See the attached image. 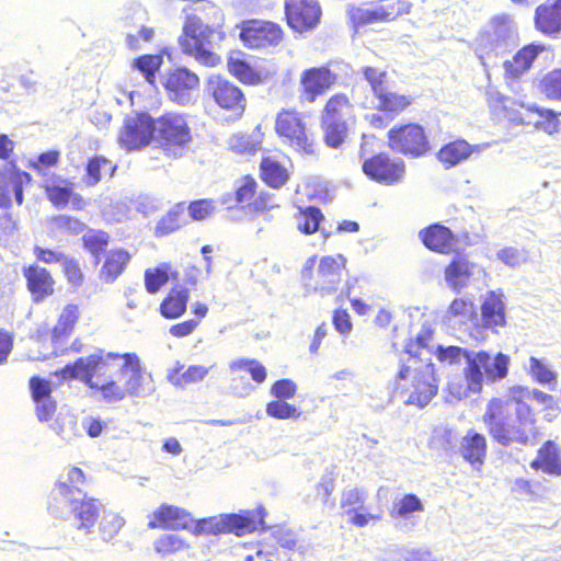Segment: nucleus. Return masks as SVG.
Segmentation results:
<instances>
[{
    "label": "nucleus",
    "mask_w": 561,
    "mask_h": 561,
    "mask_svg": "<svg viewBox=\"0 0 561 561\" xmlns=\"http://www.w3.org/2000/svg\"><path fill=\"white\" fill-rule=\"evenodd\" d=\"M528 374L534 380L541 385H551L557 382V374L552 371L546 363L534 356L529 358Z\"/></svg>",
    "instance_id": "603ef678"
},
{
    "label": "nucleus",
    "mask_w": 561,
    "mask_h": 561,
    "mask_svg": "<svg viewBox=\"0 0 561 561\" xmlns=\"http://www.w3.org/2000/svg\"><path fill=\"white\" fill-rule=\"evenodd\" d=\"M118 140L128 151L148 146L154 140V119L148 113L127 115Z\"/></svg>",
    "instance_id": "ddd939ff"
},
{
    "label": "nucleus",
    "mask_w": 561,
    "mask_h": 561,
    "mask_svg": "<svg viewBox=\"0 0 561 561\" xmlns=\"http://www.w3.org/2000/svg\"><path fill=\"white\" fill-rule=\"evenodd\" d=\"M538 118L534 122H525L523 118L519 119V124H533L538 130H542L549 135H552L559 130V119L551 110H536Z\"/></svg>",
    "instance_id": "864d4df0"
},
{
    "label": "nucleus",
    "mask_w": 561,
    "mask_h": 561,
    "mask_svg": "<svg viewBox=\"0 0 561 561\" xmlns=\"http://www.w3.org/2000/svg\"><path fill=\"white\" fill-rule=\"evenodd\" d=\"M540 90L548 99L561 101V69L548 72L540 81Z\"/></svg>",
    "instance_id": "6e6d98bb"
},
{
    "label": "nucleus",
    "mask_w": 561,
    "mask_h": 561,
    "mask_svg": "<svg viewBox=\"0 0 561 561\" xmlns=\"http://www.w3.org/2000/svg\"><path fill=\"white\" fill-rule=\"evenodd\" d=\"M518 36L513 19L507 14L496 15L478 37V49L485 55H503L517 45Z\"/></svg>",
    "instance_id": "1a4fd4ad"
},
{
    "label": "nucleus",
    "mask_w": 561,
    "mask_h": 561,
    "mask_svg": "<svg viewBox=\"0 0 561 561\" xmlns=\"http://www.w3.org/2000/svg\"><path fill=\"white\" fill-rule=\"evenodd\" d=\"M24 277L27 282V288L32 293L34 300L39 301L54 291V280L49 272L37 265H31L24 268Z\"/></svg>",
    "instance_id": "c85d7f7f"
},
{
    "label": "nucleus",
    "mask_w": 561,
    "mask_h": 561,
    "mask_svg": "<svg viewBox=\"0 0 561 561\" xmlns=\"http://www.w3.org/2000/svg\"><path fill=\"white\" fill-rule=\"evenodd\" d=\"M187 548L186 542L176 534L160 536L154 541V549L160 554H171Z\"/></svg>",
    "instance_id": "4d7b16f0"
},
{
    "label": "nucleus",
    "mask_w": 561,
    "mask_h": 561,
    "mask_svg": "<svg viewBox=\"0 0 561 561\" xmlns=\"http://www.w3.org/2000/svg\"><path fill=\"white\" fill-rule=\"evenodd\" d=\"M263 520L260 519L259 524ZM257 529V522L250 515L224 514L201 519L196 523L194 534H221L233 533L237 536L254 531Z\"/></svg>",
    "instance_id": "f8f14e48"
},
{
    "label": "nucleus",
    "mask_w": 561,
    "mask_h": 561,
    "mask_svg": "<svg viewBox=\"0 0 561 561\" xmlns=\"http://www.w3.org/2000/svg\"><path fill=\"white\" fill-rule=\"evenodd\" d=\"M530 468L541 470L543 473L561 476V449L552 440H547L538 450L536 458L530 462Z\"/></svg>",
    "instance_id": "bb28decb"
},
{
    "label": "nucleus",
    "mask_w": 561,
    "mask_h": 561,
    "mask_svg": "<svg viewBox=\"0 0 561 561\" xmlns=\"http://www.w3.org/2000/svg\"><path fill=\"white\" fill-rule=\"evenodd\" d=\"M124 354L105 353L99 350L96 353L78 358L73 364L66 365L59 373L62 379H79L89 388L99 386V381L107 379V375L114 368L121 370Z\"/></svg>",
    "instance_id": "20e7f679"
},
{
    "label": "nucleus",
    "mask_w": 561,
    "mask_h": 561,
    "mask_svg": "<svg viewBox=\"0 0 561 561\" xmlns=\"http://www.w3.org/2000/svg\"><path fill=\"white\" fill-rule=\"evenodd\" d=\"M168 273L163 267L147 270L145 272V286L148 293H157L168 282Z\"/></svg>",
    "instance_id": "338daca9"
},
{
    "label": "nucleus",
    "mask_w": 561,
    "mask_h": 561,
    "mask_svg": "<svg viewBox=\"0 0 561 561\" xmlns=\"http://www.w3.org/2000/svg\"><path fill=\"white\" fill-rule=\"evenodd\" d=\"M191 140L190 127L182 115L168 113L154 119V141L168 156H183Z\"/></svg>",
    "instance_id": "0eeeda50"
},
{
    "label": "nucleus",
    "mask_w": 561,
    "mask_h": 561,
    "mask_svg": "<svg viewBox=\"0 0 561 561\" xmlns=\"http://www.w3.org/2000/svg\"><path fill=\"white\" fill-rule=\"evenodd\" d=\"M285 12L288 25L299 33L313 28L321 16L317 0H286Z\"/></svg>",
    "instance_id": "f3484780"
},
{
    "label": "nucleus",
    "mask_w": 561,
    "mask_h": 561,
    "mask_svg": "<svg viewBox=\"0 0 561 561\" xmlns=\"http://www.w3.org/2000/svg\"><path fill=\"white\" fill-rule=\"evenodd\" d=\"M273 536H274V539L276 540V542L282 548H285L288 550H298L301 554H305L307 551L308 547L305 545H298L296 535L290 529H284V528L276 529L273 533Z\"/></svg>",
    "instance_id": "e2e57ef3"
},
{
    "label": "nucleus",
    "mask_w": 561,
    "mask_h": 561,
    "mask_svg": "<svg viewBox=\"0 0 561 561\" xmlns=\"http://www.w3.org/2000/svg\"><path fill=\"white\" fill-rule=\"evenodd\" d=\"M222 38L220 30L205 25L196 15H188L179 43L183 53L194 56L204 66L214 67L220 62V57L211 49Z\"/></svg>",
    "instance_id": "7ed1b4c3"
},
{
    "label": "nucleus",
    "mask_w": 561,
    "mask_h": 561,
    "mask_svg": "<svg viewBox=\"0 0 561 561\" xmlns=\"http://www.w3.org/2000/svg\"><path fill=\"white\" fill-rule=\"evenodd\" d=\"M444 321L449 325H467L478 321L474 302L468 297L455 298L444 314Z\"/></svg>",
    "instance_id": "cd10ccee"
},
{
    "label": "nucleus",
    "mask_w": 561,
    "mask_h": 561,
    "mask_svg": "<svg viewBox=\"0 0 561 561\" xmlns=\"http://www.w3.org/2000/svg\"><path fill=\"white\" fill-rule=\"evenodd\" d=\"M85 248L94 255L104 250L108 243V234L103 231H89L83 237Z\"/></svg>",
    "instance_id": "774afa93"
},
{
    "label": "nucleus",
    "mask_w": 561,
    "mask_h": 561,
    "mask_svg": "<svg viewBox=\"0 0 561 561\" xmlns=\"http://www.w3.org/2000/svg\"><path fill=\"white\" fill-rule=\"evenodd\" d=\"M44 188L48 199L56 207H65L72 196L70 183L62 179L47 180Z\"/></svg>",
    "instance_id": "a19ab883"
},
{
    "label": "nucleus",
    "mask_w": 561,
    "mask_h": 561,
    "mask_svg": "<svg viewBox=\"0 0 561 561\" xmlns=\"http://www.w3.org/2000/svg\"><path fill=\"white\" fill-rule=\"evenodd\" d=\"M129 260L130 254L123 249L110 251L101 270V278L105 283H113L124 272Z\"/></svg>",
    "instance_id": "c9c22d12"
},
{
    "label": "nucleus",
    "mask_w": 561,
    "mask_h": 561,
    "mask_svg": "<svg viewBox=\"0 0 561 561\" xmlns=\"http://www.w3.org/2000/svg\"><path fill=\"white\" fill-rule=\"evenodd\" d=\"M124 389L130 397L145 398L154 391L151 374L142 367L140 358L135 353H125L124 362L121 365Z\"/></svg>",
    "instance_id": "4468645a"
},
{
    "label": "nucleus",
    "mask_w": 561,
    "mask_h": 561,
    "mask_svg": "<svg viewBox=\"0 0 561 561\" xmlns=\"http://www.w3.org/2000/svg\"><path fill=\"white\" fill-rule=\"evenodd\" d=\"M484 422L491 436L501 445L531 444L536 438L535 415L529 405L493 399L488 405Z\"/></svg>",
    "instance_id": "f03ea898"
},
{
    "label": "nucleus",
    "mask_w": 561,
    "mask_h": 561,
    "mask_svg": "<svg viewBox=\"0 0 561 561\" xmlns=\"http://www.w3.org/2000/svg\"><path fill=\"white\" fill-rule=\"evenodd\" d=\"M352 106L344 94L332 96L322 113L321 121L345 122L351 116Z\"/></svg>",
    "instance_id": "ea45409f"
},
{
    "label": "nucleus",
    "mask_w": 561,
    "mask_h": 561,
    "mask_svg": "<svg viewBox=\"0 0 561 561\" xmlns=\"http://www.w3.org/2000/svg\"><path fill=\"white\" fill-rule=\"evenodd\" d=\"M184 208L178 205L176 208L170 210L157 225L156 231L158 234H169L176 230L180 225V217L183 215Z\"/></svg>",
    "instance_id": "680f3d73"
},
{
    "label": "nucleus",
    "mask_w": 561,
    "mask_h": 561,
    "mask_svg": "<svg viewBox=\"0 0 561 561\" xmlns=\"http://www.w3.org/2000/svg\"><path fill=\"white\" fill-rule=\"evenodd\" d=\"M172 101L185 105L191 102V94L199 85V78L187 68H176L170 71L163 82Z\"/></svg>",
    "instance_id": "6ab92c4d"
},
{
    "label": "nucleus",
    "mask_w": 561,
    "mask_h": 561,
    "mask_svg": "<svg viewBox=\"0 0 561 561\" xmlns=\"http://www.w3.org/2000/svg\"><path fill=\"white\" fill-rule=\"evenodd\" d=\"M228 69L236 78L244 83H254L256 75L253 69L244 61L230 58Z\"/></svg>",
    "instance_id": "0e129e2a"
},
{
    "label": "nucleus",
    "mask_w": 561,
    "mask_h": 561,
    "mask_svg": "<svg viewBox=\"0 0 561 561\" xmlns=\"http://www.w3.org/2000/svg\"><path fill=\"white\" fill-rule=\"evenodd\" d=\"M183 368L184 366L178 362L175 367L168 371L167 378L175 387L183 388L187 385L203 381L213 366L191 365L182 371Z\"/></svg>",
    "instance_id": "7c9ffc66"
},
{
    "label": "nucleus",
    "mask_w": 561,
    "mask_h": 561,
    "mask_svg": "<svg viewBox=\"0 0 561 561\" xmlns=\"http://www.w3.org/2000/svg\"><path fill=\"white\" fill-rule=\"evenodd\" d=\"M471 153L472 147L467 141L456 140L442 147L437 158L446 169H449L467 160Z\"/></svg>",
    "instance_id": "f704fd0d"
},
{
    "label": "nucleus",
    "mask_w": 561,
    "mask_h": 561,
    "mask_svg": "<svg viewBox=\"0 0 561 561\" xmlns=\"http://www.w3.org/2000/svg\"><path fill=\"white\" fill-rule=\"evenodd\" d=\"M101 392L102 398L108 403H115L122 401L126 397L124 387H121L113 380L103 379L99 381V386L94 387Z\"/></svg>",
    "instance_id": "052dcab7"
},
{
    "label": "nucleus",
    "mask_w": 561,
    "mask_h": 561,
    "mask_svg": "<svg viewBox=\"0 0 561 561\" xmlns=\"http://www.w3.org/2000/svg\"><path fill=\"white\" fill-rule=\"evenodd\" d=\"M363 171L376 182L393 184L403 179L405 165L401 159H390L387 154L379 153L364 161Z\"/></svg>",
    "instance_id": "dca6fc26"
},
{
    "label": "nucleus",
    "mask_w": 561,
    "mask_h": 561,
    "mask_svg": "<svg viewBox=\"0 0 561 561\" xmlns=\"http://www.w3.org/2000/svg\"><path fill=\"white\" fill-rule=\"evenodd\" d=\"M433 329L428 323H423L420 332L416 334L415 340H411L405 345V353L410 355V359L413 360L414 364H421L423 362L430 360V355L432 352L430 351L428 342L432 340Z\"/></svg>",
    "instance_id": "473e14b6"
},
{
    "label": "nucleus",
    "mask_w": 561,
    "mask_h": 561,
    "mask_svg": "<svg viewBox=\"0 0 561 561\" xmlns=\"http://www.w3.org/2000/svg\"><path fill=\"white\" fill-rule=\"evenodd\" d=\"M77 319L78 308L73 305L65 307L57 324L53 329L51 341L54 344L60 343L71 332Z\"/></svg>",
    "instance_id": "c03bdc74"
},
{
    "label": "nucleus",
    "mask_w": 561,
    "mask_h": 561,
    "mask_svg": "<svg viewBox=\"0 0 561 561\" xmlns=\"http://www.w3.org/2000/svg\"><path fill=\"white\" fill-rule=\"evenodd\" d=\"M545 49L543 45L530 44L522 48L513 58L506 60L504 68L506 75L513 78H518L526 70H528L540 51Z\"/></svg>",
    "instance_id": "2f4dec72"
},
{
    "label": "nucleus",
    "mask_w": 561,
    "mask_h": 561,
    "mask_svg": "<svg viewBox=\"0 0 561 561\" xmlns=\"http://www.w3.org/2000/svg\"><path fill=\"white\" fill-rule=\"evenodd\" d=\"M535 26L542 34L557 37L561 34V0H547L535 12Z\"/></svg>",
    "instance_id": "b1692460"
},
{
    "label": "nucleus",
    "mask_w": 561,
    "mask_h": 561,
    "mask_svg": "<svg viewBox=\"0 0 561 561\" xmlns=\"http://www.w3.org/2000/svg\"><path fill=\"white\" fill-rule=\"evenodd\" d=\"M192 523L193 518L185 510L174 505L162 504L153 512L152 519L148 523V527L150 529H187Z\"/></svg>",
    "instance_id": "5701e85b"
},
{
    "label": "nucleus",
    "mask_w": 561,
    "mask_h": 561,
    "mask_svg": "<svg viewBox=\"0 0 561 561\" xmlns=\"http://www.w3.org/2000/svg\"><path fill=\"white\" fill-rule=\"evenodd\" d=\"M459 443V434L447 425H438L434 427L428 439V447L439 453L455 451Z\"/></svg>",
    "instance_id": "72a5a7b5"
},
{
    "label": "nucleus",
    "mask_w": 561,
    "mask_h": 561,
    "mask_svg": "<svg viewBox=\"0 0 561 561\" xmlns=\"http://www.w3.org/2000/svg\"><path fill=\"white\" fill-rule=\"evenodd\" d=\"M424 245L432 251L450 253L457 250L460 242L467 243L468 233L455 234L447 227L435 224L420 231Z\"/></svg>",
    "instance_id": "412c9836"
},
{
    "label": "nucleus",
    "mask_w": 561,
    "mask_h": 561,
    "mask_svg": "<svg viewBox=\"0 0 561 561\" xmlns=\"http://www.w3.org/2000/svg\"><path fill=\"white\" fill-rule=\"evenodd\" d=\"M240 37L249 48H267L278 45L282 30L272 22L252 21L242 28Z\"/></svg>",
    "instance_id": "a211bd4d"
},
{
    "label": "nucleus",
    "mask_w": 561,
    "mask_h": 561,
    "mask_svg": "<svg viewBox=\"0 0 561 561\" xmlns=\"http://www.w3.org/2000/svg\"><path fill=\"white\" fill-rule=\"evenodd\" d=\"M473 352L474 351H469L459 346H438L436 350L437 358L440 362L448 364H459L465 360L466 366L468 363H470L471 354H473Z\"/></svg>",
    "instance_id": "5fc2aeb1"
},
{
    "label": "nucleus",
    "mask_w": 561,
    "mask_h": 561,
    "mask_svg": "<svg viewBox=\"0 0 561 561\" xmlns=\"http://www.w3.org/2000/svg\"><path fill=\"white\" fill-rule=\"evenodd\" d=\"M278 136L297 151L314 152L313 138L307 133L301 115L295 111H282L276 118Z\"/></svg>",
    "instance_id": "9d476101"
},
{
    "label": "nucleus",
    "mask_w": 561,
    "mask_h": 561,
    "mask_svg": "<svg viewBox=\"0 0 561 561\" xmlns=\"http://www.w3.org/2000/svg\"><path fill=\"white\" fill-rule=\"evenodd\" d=\"M314 265V256L309 257L304 265L301 276L306 289L321 295L335 291L342 279V272L345 266L344 256H323L316 273L312 271Z\"/></svg>",
    "instance_id": "39448f33"
},
{
    "label": "nucleus",
    "mask_w": 561,
    "mask_h": 561,
    "mask_svg": "<svg viewBox=\"0 0 561 561\" xmlns=\"http://www.w3.org/2000/svg\"><path fill=\"white\" fill-rule=\"evenodd\" d=\"M511 358L504 353L491 355L485 351H478L471 354L470 363L465 367L463 373L476 392L482 390L483 381L495 382L504 379L508 374Z\"/></svg>",
    "instance_id": "423d86ee"
},
{
    "label": "nucleus",
    "mask_w": 561,
    "mask_h": 561,
    "mask_svg": "<svg viewBox=\"0 0 561 561\" xmlns=\"http://www.w3.org/2000/svg\"><path fill=\"white\" fill-rule=\"evenodd\" d=\"M375 98L377 101L376 108L394 114L402 112L411 104L410 96L388 91L387 88Z\"/></svg>",
    "instance_id": "79ce46f5"
},
{
    "label": "nucleus",
    "mask_w": 561,
    "mask_h": 561,
    "mask_svg": "<svg viewBox=\"0 0 561 561\" xmlns=\"http://www.w3.org/2000/svg\"><path fill=\"white\" fill-rule=\"evenodd\" d=\"M266 413L268 416L286 420V419H297L300 415L297 408L291 405L284 400L272 401L266 405Z\"/></svg>",
    "instance_id": "bf43d9fd"
},
{
    "label": "nucleus",
    "mask_w": 561,
    "mask_h": 561,
    "mask_svg": "<svg viewBox=\"0 0 561 561\" xmlns=\"http://www.w3.org/2000/svg\"><path fill=\"white\" fill-rule=\"evenodd\" d=\"M506 399L511 403H519L523 405H528L527 400H535L545 407H550L553 403L552 396L538 389H529L522 386L511 388Z\"/></svg>",
    "instance_id": "58836bf2"
},
{
    "label": "nucleus",
    "mask_w": 561,
    "mask_h": 561,
    "mask_svg": "<svg viewBox=\"0 0 561 561\" xmlns=\"http://www.w3.org/2000/svg\"><path fill=\"white\" fill-rule=\"evenodd\" d=\"M216 209V202L213 199H198L188 206V214L193 220H204L210 217Z\"/></svg>",
    "instance_id": "69168bd1"
},
{
    "label": "nucleus",
    "mask_w": 561,
    "mask_h": 561,
    "mask_svg": "<svg viewBox=\"0 0 561 561\" xmlns=\"http://www.w3.org/2000/svg\"><path fill=\"white\" fill-rule=\"evenodd\" d=\"M208 91L221 108L232 111L238 115L244 111V94L233 83L220 77H211L208 81Z\"/></svg>",
    "instance_id": "aec40b11"
},
{
    "label": "nucleus",
    "mask_w": 561,
    "mask_h": 561,
    "mask_svg": "<svg viewBox=\"0 0 561 561\" xmlns=\"http://www.w3.org/2000/svg\"><path fill=\"white\" fill-rule=\"evenodd\" d=\"M32 398L36 405V415L41 422L51 419L56 412V401L53 400L50 381L38 377L30 380Z\"/></svg>",
    "instance_id": "a878e982"
},
{
    "label": "nucleus",
    "mask_w": 561,
    "mask_h": 561,
    "mask_svg": "<svg viewBox=\"0 0 561 561\" xmlns=\"http://www.w3.org/2000/svg\"><path fill=\"white\" fill-rule=\"evenodd\" d=\"M161 55H142L133 61V69L142 75L145 81L154 87L156 73L162 66Z\"/></svg>",
    "instance_id": "37998d69"
},
{
    "label": "nucleus",
    "mask_w": 561,
    "mask_h": 561,
    "mask_svg": "<svg viewBox=\"0 0 561 561\" xmlns=\"http://www.w3.org/2000/svg\"><path fill=\"white\" fill-rule=\"evenodd\" d=\"M188 297V290L184 287L171 289L160 306L161 314L168 319L181 317L186 310Z\"/></svg>",
    "instance_id": "e433bc0d"
},
{
    "label": "nucleus",
    "mask_w": 561,
    "mask_h": 561,
    "mask_svg": "<svg viewBox=\"0 0 561 561\" xmlns=\"http://www.w3.org/2000/svg\"><path fill=\"white\" fill-rule=\"evenodd\" d=\"M116 167L113 165L112 161L103 158L95 157L91 159L87 165V179L88 185H95L101 181L104 175L112 176Z\"/></svg>",
    "instance_id": "de8ad7c7"
},
{
    "label": "nucleus",
    "mask_w": 561,
    "mask_h": 561,
    "mask_svg": "<svg viewBox=\"0 0 561 561\" xmlns=\"http://www.w3.org/2000/svg\"><path fill=\"white\" fill-rule=\"evenodd\" d=\"M324 130V140L329 147H340L347 135L345 122L321 121Z\"/></svg>",
    "instance_id": "8fccbe9b"
},
{
    "label": "nucleus",
    "mask_w": 561,
    "mask_h": 561,
    "mask_svg": "<svg viewBox=\"0 0 561 561\" xmlns=\"http://www.w3.org/2000/svg\"><path fill=\"white\" fill-rule=\"evenodd\" d=\"M262 179L272 187H280L288 179L287 170L271 158L261 162Z\"/></svg>",
    "instance_id": "a18cd8bd"
},
{
    "label": "nucleus",
    "mask_w": 561,
    "mask_h": 561,
    "mask_svg": "<svg viewBox=\"0 0 561 561\" xmlns=\"http://www.w3.org/2000/svg\"><path fill=\"white\" fill-rule=\"evenodd\" d=\"M484 275L482 266L462 255L455 256L444 271L446 286L455 294H460Z\"/></svg>",
    "instance_id": "2eb2a0df"
},
{
    "label": "nucleus",
    "mask_w": 561,
    "mask_h": 561,
    "mask_svg": "<svg viewBox=\"0 0 561 561\" xmlns=\"http://www.w3.org/2000/svg\"><path fill=\"white\" fill-rule=\"evenodd\" d=\"M496 257L510 267H517L528 261V252L524 249L507 247L497 251Z\"/></svg>",
    "instance_id": "13d9d810"
},
{
    "label": "nucleus",
    "mask_w": 561,
    "mask_h": 561,
    "mask_svg": "<svg viewBox=\"0 0 561 561\" xmlns=\"http://www.w3.org/2000/svg\"><path fill=\"white\" fill-rule=\"evenodd\" d=\"M335 81V76L327 68H311L302 72L300 83L302 98L312 103L324 93Z\"/></svg>",
    "instance_id": "4be33fe9"
},
{
    "label": "nucleus",
    "mask_w": 561,
    "mask_h": 561,
    "mask_svg": "<svg viewBox=\"0 0 561 561\" xmlns=\"http://www.w3.org/2000/svg\"><path fill=\"white\" fill-rule=\"evenodd\" d=\"M84 483L82 470L77 467L69 468L65 474H60L51 491L49 510L62 517L72 516L75 526L89 534L103 510V504L96 499L87 497L82 490Z\"/></svg>",
    "instance_id": "f257e3e1"
},
{
    "label": "nucleus",
    "mask_w": 561,
    "mask_h": 561,
    "mask_svg": "<svg viewBox=\"0 0 561 561\" xmlns=\"http://www.w3.org/2000/svg\"><path fill=\"white\" fill-rule=\"evenodd\" d=\"M125 524V519L114 512H103L99 530L104 541L112 540Z\"/></svg>",
    "instance_id": "3c124183"
},
{
    "label": "nucleus",
    "mask_w": 561,
    "mask_h": 561,
    "mask_svg": "<svg viewBox=\"0 0 561 561\" xmlns=\"http://www.w3.org/2000/svg\"><path fill=\"white\" fill-rule=\"evenodd\" d=\"M481 322L483 328L493 332H497L499 328L506 324L505 304L502 294L489 291L485 295L481 306Z\"/></svg>",
    "instance_id": "393cba45"
},
{
    "label": "nucleus",
    "mask_w": 561,
    "mask_h": 561,
    "mask_svg": "<svg viewBox=\"0 0 561 561\" xmlns=\"http://www.w3.org/2000/svg\"><path fill=\"white\" fill-rule=\"evenodd\" d=\"M459 453L465 460L469 461L474 468H479L486 455V443L483 435L470 430L461 438Z\"/></svg>",
    "instance_id": "c756f323"
},
{
    "label": "nucleus",
    "mask_w": 561,
    "mask_h": 561,
    "mask_svg": "<svg viewBox=\"0 0 561 561\" xmlns=\"http://www.w3.org/2000/svg\"><path fill=\"white\" fill-rule=\"evenodd\" d=\"M412 376V389L408 394L404 402L407 404L416 405L423 408L430 403V401L437 393L438 385L434 375V366L432 363H426L424 366L412 367L410 365L402 366L397 376V389H404V385L401 381L407 380Z\"/></svg>",
    "instance_id": "6e6552de"
},
{
    "label": "nucleus",
    "mask_w": 561,
    "mask_h": 561,
    "mask_svg": "<svg viewBox=\"0 0 561 561\" xmlns=\"http://www.w3.org/2000/svg\"><path fill=\"white\" fill-rule=\"evenodd\" d=\"M229 369L231 370V373L245 370L251 375V378L257 383H262L266 379V369L256 359L238 358L231 360L229 363Z\"/></svg>",
    "instance_id": "09e8293b"
},
{
    "label": "nucleus",
    "mask_w": 561,
    "mask_h": 561,
    "mask_svg": "<svg viewBox=\"0 0 561 561\" xmlns=\"http://www.w3.org/2000/svg\"><path fill=\"white\" fill-rule=\"evenodd\" d=\"M424 505L415 494H405L402 497L394 499L389 514L392 518L408 520L414 513H422Z\"/></svg>",
    "instance_id": "4c0bfd02"
},
{
    "label": "nucleus",
    "mask_w": 561,
    "mask_h": 561,
    "mask_svg": "<svg viewBox=\"0 0 561 561\" xmlns=\"http://www.w3.org/2000/svg\"><path fill=\"white\" fill-rule=\"evenodd\" d=\"M388 144L393 151L414 158L424 156L430 150L424 129L416 124L391 128L388 131Z\"/></svg>",
    "instance_id": "9b49d317"
},
{
    "label": "nucleus",
    "mask_w": 561,
    "mask_h": 561,
    "mask_svg": "<svg viewBox=\"0 0 561 561\" xmlns=\"http://www.w3.org/2000/svg\"><path fill=\"white\" fill-rule=\"evenodd\" d=\"M295 219L300 232L311 234L319 229L323 215L319 208L309 206L305 209L300 208Z\"/></svg>",
    "instance_id": "49530a36"
}]
</instances>
